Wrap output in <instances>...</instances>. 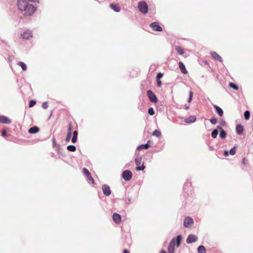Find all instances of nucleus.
<instances>
[{
  "label": "nucleus",
  "instance_id": "nucleus-43",
  "mask_svg": "<svg viewBox=\"0 0 253 253\" xmlns=\"http://www.w3.org/2000/svg\"><path fill=\"white\" fill-rule=\"evenodd\" d=\"M163 73H159L157 75L156 78H157V79L160 80V79L162 78L163 77Z\"/></svg>",
  "mask_w": 253,
  "mask_h": 253
},
{
  "label": "nucleus",
  "instance_id": "nucleus-25",
  "mask_svg": "<svg viewBox=\"0 0 253 253\" xmlns=\"http://www.w3.org/2000/svg\"><path fill=\"white\" fill-rule=\"evenodd\" d=\"M135 164L137 165V166H138L140 165L141 161H142V158L140 156H137L136 158H135Z\"/></svg>",
  "mask_w": 253,
  "mask_h": 253
},
{
  "label": "nucleus",
  "instance_id": "nucleus-36",
  "mask_svg": "<svg viewBox=\"0 0 253 253\" xmlns=\"http://www.w3.org/2000/svg\"><path fill=\"white\" fill-rule=\"evenodd\" d=\"M148 113L151 116L154 115L155 111H154V109L152 107L149 108L148 109Z\"/></svg>",
  "mask_w": 253,
  "mask_h": 253
},
{
  "label": "nucleus",
  "instance_id": "nucleus-23",
  "mask_svg": "<svg viewBox=\"0 0 253 253\" xmlns=\"http://www.w3.org/2000/svg\"><path fill=\"white\" fill-rule=\"evenodd\" d=\"M168 253H175L174 246L169 243L168 247Z\"/></svg>",
  "mask_w": 253,
  "mask_h": 253
},
{
  "label": "nucleus",
  "instance_id": "nucleus-44",
  "mask_svg": "<svg viewBox=\"0 0 253 253\" xmlns=\"http://www.w3.org/2000/svg\"><path fill=\"white\" fill-rule=\"evenodd\" d=\"M68 133H70V134H72V126L71 124H69L68 126Z\"/></svg>",
  "mask_w": 253,
  "mask_h": 253
},
{
  "label": "nucleus",
  "instance_id": "nucleus-12",
  "mask_svg": "<svg viewBox=\"0 0 253 253\" xmlns=\"http://www.w3.org/2000/svg\"><path fill=\"white\" fill-rule=\"evenodd\" d=\"M0 122L3 124H10L11 121L6 116H0Z\"/></svg>",
  "mask_w": 253,
  "mask_h": 253
},
{
  "label": "nucleus",
  "instance_id": "nucleus-56",
  "mask_svg": "<svg viewBox=\"0 0 253 253\" xmlns=\"http://www.w3.org/2000/svg\"><path fill=\"white\" fill-rule=\"evenodd\" d=\"M187 183H185V184H184V190L185 189V187H186V186L187 185Z\"/></svg>",
  "mask_w": 253,
  "mask_h": 253
},
{
  "label": "nucleus",
  "instance_id": "nucleus-51",
  "mask_svg": "<svg viewBox=\"0 0 253 253\" xmlns=\"http://www.w3.org/2000/svg\"><path fill=\"white\" fill-rule=\"evenodd\" d=\"M185 109L186 110H188L189 108V106H187L186 105H185Z\"/></svg>",
  "mask_w": 253,
  "mask_h": 253
},
{
  "label": "nucleus",
  "instance_id": "nucleus-53",
  "mask_svg": "<svg viewBox=\"0 0 253 253\" xmlns=\"http://www.w3.org/2000/svg\"><path fill=\"white\" fill-rule=\"evenodd\" d=\"M246 159L245 158H243V160H242V163L243 164H245V161H246Z\"/></svg>",
  "mask_w": 253,
  "mask_h": 253
},
{
  "label": "nucleus",
  "instance_id": "nucleus-8",
  "mask_svg": "<svg viewBox=\"0 0 253 253\" xmlns=\"http://www.w3.org/2000/svg\"><path fill=\"white\" fill-rule=\"evenodd\" d=\"M150 27L153 29V31L157 32L162 31V28L159 25L157 22H154L150 24Z\"/></svg>",
  "mask_w": 253,
  "mask_h": 253
},
{
  "label": "nucleus",
  "instance_id": "nucleus-27",
  "mask_svg": "<svg viewBox=\"0 0 253 253\" xmlns=\"http://www.w3.org/2000/svg\"><path fill=\"white\" fill-rule=\"evenodd\" d=\"M152 135L155 136L157 137H160L162 136V133L159 130L156 129L152 133Z\"/></svg>",
  "mask_w": 253,
  "mask_h": 253
},
{
  "label": "nucleus",
  "instance_id": "nucleus-30",
  "mask_svg": "<svg viewBox=\"0 0 253 253\" xmlns=\"http://www.w3.org/2000/svg\"><path fill=\"white\" fill-rule=\"evenodd\" d=\"M229 86L234 89V90H237L239 89V86L233 83H230L229 84Z\"/></svg>",
  "mask_w": 253,
  "mask_h": 253
},
{
  "label": "nucleus",
  "instance_id": "nucleus-47",
  "mask_svg": "<svg viewBox=\"0 0 253 253\" xmlns=\"http://www.w3.org/2000/svg\"><path fill=\"white\" fill-rule=\"evenodd\" d=\"M1 135L2 136H5L6 135V132L5 130H3L1 132Z\"/></svg>",
  "mask_w": 253,
  "mask_h": 253
},
{
  "label": "nucleus",
  "instance_id": "nucleus-49",
  "mask_svg": "<svg viewBox=\"0 0 253 253\" xmlns=\"http://www.w3.org/2000/svg\"><path fill=\"white\" fill-rule=\"evenodd\" d=\"M30 1L33 2H39L38 0H29V1Z\"/></svg>",
  "mask_w": 253,
  "mask_h": 253
},
{
  "label": "nucleus",
  "instance_id": "nucleus-46",
  "mask_svg": "<svg viewBox=\"0 0 253 253\" xmlns=\"http://www.w3.org/2000/svg\"><path fill=\"white\" fill-rule=\"evenodd\" d=\"M215 129H217V131H218V130H220V131L222 130V129H223L222 127L221 126H218L217 127H216V128H215Z\"/></svg>",
  "mask_w": 253,
  "mask_h": 253
},
{
  "label": "nucleus",
  "instance_id": "nucleus-16",
  "mask_svg": "<svg viewBox=\"0 0 253 253\" xmlns=\"http://www.w3.org/2000/svg\"><path fill=\"white\" fill-rule=\"evenodd\" d=\"M213 107L215 110L217 114L220 116L221 117L223 115V110L218 106L216 105H214Z\"/></svg>",
  "mask_w": 253,
  "mask_h": 253
},
{
  "label": "nucleus",
  "instance_id": "nucleus-11",
  "mask_svg": "<svg viewBox=\"0 0 253 253\" xmlns=\"http://www.w3.org/2000/svg\"><path fill=\"white\" fill-rule=\"evenodd\" d=\"M211 55L213 59L218 60L221 63H222L223 62V60H222V58H221V57L219 54H218L216 52H215V51L211 52Z\"/></svg>",
  "mask_w": 253,
  "mask_h": 253
},
{
  "label": "nucleus",
  "instance_id": "nucleus-42",
  "mask_svg": "<svg viewBox=\"0 0 253 253\" xmlns=\"http://www.w3.org/2000/svg\"><path fill=\"white\" fill-rule=\"evenodd\" d=\"M220 125L221 126H225L226 125V122L223 120H221L219 122Z\"/></svg>",
  "mask_w": 253,
  "mask_h": 253
},
{
  "label": "nucleus",
  "instance_id": "nucleus-10",
  "mask_svg": "<svg viewBox=\"0 0 253 253\" xmlns=\"http://www.w3.org/2000/svg\"><path fill=\"white\" fill-rule=\"evenodd\" d=\"M103 194L106 196H109L111 193L110 187L106 184L103 185L102 187Z\"/></svg>",
  "mask_w": 253,
  "mask_h": 253
},
{
  "label": "nucleus",
  "instance_id": "nucleus-41",
  "mask_svg": "<svg viewBox=\"0 0 253 253\" xmlns=\"http://www.w3.org/2000/svg\"><path fill=\"white\" fill-rule=\"evenodd\" d=\"M71 137V134H70V133H67V135L65 138V141L66 142H68L70 140Z\"/></svg>",
  "mask_w": 253,
  "mask_h": 253
},
{
  "label": "nucleus",
  "instance_id": "nucleus-19",
  "mask_svg": "<svg viewBox=\"0 0 253 253\" xmlns=\"http://www.w3.org/2000/svg\"><path fill=\"white\" fill-rule=\"evenodd\" d=\"M179 67L181 72L183 74H187V71L186 69L184 64L182 62H179Z\"/></svg>",
  "mask_w": 253,
  "mask_h": 253
},
{
  "label": "nucleus",
  "instance_id": "nucleus-18",
  "mask_svg": "<svg viewBox=\"0 0 253 253\" xmlns=\"http://www.w3.org/2000/svg\"><path fill=\"white\" fill-rule=\"evenodd\" d=\"M39 131V128L36 126H34L29 129L28 132L31 134H34L38 132Z\"/></svg>",
  "mask_w": 253,
  "mask_h": 253
},
{
  "label": "nucleus",
  "instance_id": "nucleus-1",
  "mask_svg": "<svg viewBox=\"0 0 253 253\" xmlns=\"http://www.w3.org/2000/svg\"><path fill=\"white\" fill-rule=\"evenodd\" d=\"M29 0H18L17 6L19 9L25 11L26 15H31L35 12L36 8L29 4Z\"/></svg>",
  "mask_w": 253,
  "mask_h": 253
},
{
  "label": "nucleus",
  "instance_id": "nucleus-37",
  "mask_svg": "<svg viewBox=\"0 0 253 253\" xmlns=\"http://www.w3.org/2000/svg\"><path fill=\"white\" fill-rule=\"evenodd\" d=\"M36 103V101L34 100H31L29 102V107H33Z\"/></svg>",
  "mask_w": 253,
  "mask_h": 253
},
{
  "label": "nucleus",
  "instance_id": "nucleus-50",
  "mask_svg": "<svg viewBox=\"0 0 253 253\" xmlns=\"http://www.w3.org/2000/svg\"><path fill=\"white\" fill-rule=\"evenodd\" d=\"M123 253H129V252L127 250L125 249L123 251Z\"/></svg>",
  "mask_w": 253,
  "mask_h": 253
},
{
  "label": "nucleus",
  "instance_id": "nucleus-17",
  "mask_svg": "<svg viewBox=\"0 0 253 253\" xmlns=\"http://www.w3.org/2000/svg\"><path fill=\"white\" fill-rule=\"evenodd\" d=\"M236 130L237 133L238 134L241 135L243 133V132L244 130V128L242 125H237L236 127Z\"/></svg>",
  "mask_w": 253,
  "mask_h": 253
},
{
  "label": "nucleus",
  "instance_id": "nucleus-21",
  "mask_svg": "<svg viewBox=\"0 0 253 253\" xmlns=\"http://www.w3.org/2000/svg\"><path fill=\"white\" fill-rule=\"evenodd\" d=\"M196 120V118L195 116H192L186 119L184 122L186 123H192L195 122Z\"/></svg>",
  "mask_w": 253,
  "mask_h": 253
},
{
  "label": "nucleus",
  "instance_id": "nucleus-40",
  "mask_svg": "<svg viewBox=\"0 0 253 253\" xmlns=\"http://www.w3.org/2000/svg\"><path fill=\"white\" fill-rule=\"evenodd\" d=\"M192 97H193V92L192 91H190V93H189V98L188 99V102H190L192 99Z\"/></svg>",
  "mask_w": 253,
  "mask_h": 253
},
{
  "label": "nucleus",
  "instance_id": "nucleus-5",
  "mask_svg": "<svg viewBox=\"0 0 253 253\" xmlns=\"http://www.w3.org/2000/svg\"><path fill=\"white\" fill-rule=\"evenodd\" d=\"M182 240V236L178 235L176 238H173L170 241V243L177 247L180 246Z\"/></svg>",
  "mask_w": 253,
  "mask_h": 253
},
{
  "label": "nucleus",
  "instance_id": "nucleus-39",
  "mask_svg": "<svg viewBox=\"0 0 253 253\" xmlns=\"http://www.w3.org/2000/svg\"><path fill=\"white\" fill-rule=\"evenodd\" d=\"M42 106L44 109H47L48 106L47 102V101H45V102H43L42 104Z\"/></svg>",
  "mask_w": 253,
  "mask_h": 253
},
{
  "label": "nucleus",
  "instance_id": "nucleus-14",
  "mask_svg": "<svg viewBox=\"0 0 253 253\" xmlns=\"http://www.w3.org/2000/svg\"><path fill=\"white\" fill-rule=\"evenodd\" d=\"M112 218L114 221L116 223H119L121 221V216L117 213H114L113 214Z\"/></svg>",
  "mask_w": 253,
  "mask_h": 253
},
{
  "label": "nucleus",
  "instance_id": "nucleus-48",
  "mask_svg": "<svg viewBox=\"0 0 253 253\" xmlns=\"http://www.w3.org/2000/svg\"><path fill=\"white\" fill-rule=\"evenodd\" d=\"M229 152L227 150H225L224 151V155L225 156H228L229 155Z\"/></svg>",
  "mask_w": 253,
  "mask_h": 253
},
{
  "label": "nucleus",
  "instance_id": "nucleus-33",
  "mask_svg": "<svg viewBox=\"0 0 253 253\" xmlns=\"http://www.w3.org/2000/svg\"><path fill=\"white\" fill-rule=\"evenodd\" d=\"M175 49L178 52V53L180 55H182L184 53L183 49L179 46L176 47Z\"/></svg>",
  "mask_w": 253,
  "mask_h": 253
},
{
  "label": "nucleus",
  "instance_id": "nucleus-32",
  "mask_svg": "<svg viewBox=\"0 0 253 253\" xmlns=\"http://www.w3.org/2000/svg\"><path fill=\"white\" fill-rule=\"evenodd\" d=\"M244 116L245 119L246 120H249L250 118V112L248 110L244 112Z\"/></svg>",
  "mask_w": 253,
  "mask_h": 253
},
{
  "label": "nucleus",
  "instance_id": "nucleus-45",
  "mask_svg": "<svg viewBox=\"0 0 253 253\" xmlns=\"http://www.w3.org/2000/svg\"><path fill=\"white\" fill-rule=\"evenodd\" d=\"M157 86L158 87H161L162 85V82L159 79H157Z\"/></svg>",
  "mask_w": 253,
  "mask_h": 253
},
{
  "label": "nucleus",
  "instance_id": "nucleus-7",
  "mask_svg": "<svg viewBox=\"0 0 253 253\" xmlns=\"http://www.w3.org/2000/svg\"><path fill=\"white\" fill-rule=\"evenodd\" d=\"M194 224V220L193 219L187 216L185 218L184 220V226L186 228H189L193 224Z\"/></svg>",
  "mask_w": 253,
  "mask_h": 253
},
{
  "label": "nucleus",
  "instance_id": "nucleus-52",
  "mask_svg": "<svg viewBox=\"0 0 253 253\" xmlns=\"http://www.w3.org/2000/svg\"><path fill=\"white\" fill-rule=\"evenodd\" d=\"M129 203H131V200L130 198H127Z\"/></svg>",
  "mask_w": 253,
  "mask_h": 253
},
{
  "label": "nucleus",
  "instance_id": "nucleus-29",
  "mask_svg": "<svg viewBox=\"0 0 253 253\" xmlns=\"http://www.w3.org/2000/svg\"><path fill=\"white\" fill-rule=\"evenodd\" d=\"M67 149L71 152H75L76 150V147L74 145H70L67 147Z\"/></svg>",
  "mask_w": 253,
  "mask_h": 253
},
{
  "label": "nucleus",
  "instance_id": "nucleus-31",
  "mask_svg": "<svg viewBox=\"0 0 253 253\" xmlns=\"http://www.w3.org/2000/svg\"><path fill=\"white\" fill-rule=\"evenodd\" d=\"M218 132L217 129H213L211 132V135L213 138H216Z\"/></svg>",
  "mask_w": 253,
  "mask_h": 253
},
{
  "label": "nucleus",
  "instance_id": "nucleus-2",
  "mask_svg": "<svg viewBox=\"0 0 253 253\" xmlns=\"http://www.w3.org/2000/svg\"><path fill=\"white\" fill-rule=\"evenodd\" d=\"M138 9L139 11L144 14L147 13L148 11V6L145 1H140L138 3Z\"/></svg>",
  "mask_w": 253,
  "mask_h": 253
},
{
  "label": "nucleus",
  "instance_id": "nucleus-34",
  "mask_svg": "<svg viewBox=\"0 0 253 253\" xmlns=\"http://www.w3.org/2000/svg\"><path fill=\"white\" fill-rule=\"evenodd\" d=\"M145 167L144 166V164H143L141 166H137L135 168L136 170L137 171L140 170H143L145 169Z\"/></svg>",
  "mask_w": 253,
  "mask_h": 253
},
{
  "label": "nucleus",
  "instance_id": "nucleus-20",
  "mask_svg": "<svg viewBox=\"0 0 253 253\" xmlns=\"http://www.w3.org/2000/svg\"><path fill=\"white\" fill-rule=\"evenodd\" d=\"M110 8L116 12H119L121 10L120 7L117 4H111L110 5Z\"/></svg>",
  "mask_w": 253,
  "mask_h": 253
},
{
  "label": "nucleus",
  "instance_id": "nucleus-15",
  "mask_svg": "<svg viewBox=\"0 0 253 253\" xmlns=\"http://www.w3.org/2000/svg\"><path fill=\"white\" fill-rule=\"evenodd\" d=\"M23 39H29L30 37H32V32L31 31L27 30L21 35Z\"/></svg>",
  "mask_w": 253,
  "mask_h": 253
},
{
  "label": "nucleus",
  "instance_id": "nucleus-3",
  "mask_svg": "<svg viewBox=\"0 0 253 253\" xmlns=\"http://www.w3.org/2000/svg\"><path fill=\"white\" fill-rule=\"evenodd\" d=\"M122 177L126 181H129L132 177V173L129 170H125L123 171Z\"/></svg>",
  "mask_w": 253,
  "mask_h": 253
},
{
  "label": "nucleus",
  "instance_id": "nucleus-13",
  "mask_svg": "<svg viewBox=\"0 0 253 253\" xmlns=\"http://www.w3.org/2000/svg\"><path fill=\"white\" fill-rule=\"evenodd\" d=\"M151 141L150 140H148L146 144H143L139 145L137 147V150H140L141 149H148L149 148L151 147V145L149 144L150 143H151Z\"/></svg>",
  "mask_w": 253,
  "mask_h": 253
},
{
  "label": "nucleus",
  "instance_id": "nucleus-54",
  "mask_svg": "<svg viewBox=\"0 0 253 253\" xmlns=\"http://www.w3.org/2000/svg\"><path fill=\"white\" fill-rule=\"evenodd\" d=\"M160 253H167L166 252V251H164V250H162L161 252H160Z\"/></svg>",
  "mask_w": 253,
  "mask_h": 253
},
{
  "label": "nucleus",
  "instance_id": "nucleus-4",
  "mask_svg": "<svg viewBox=\"0 0 253 253\" xmlns=\"http://www.w3.org/2000/svg\"><path fill=\"white\" fill-rule=\"evenodd\" d=\"M83 173L85 176H86L87 178V180L88 183H91L93 184L94 182V179L91 175L90 173L88 171V170L86 168H83Z\"/></svg>",
  "mask_w": 253,
  "mask_h": 253
},
{
  "label": "nucleus",
  "instance_id": "nucleus-35",
  "mask_svg": "<svg viewBox=\"0 0 253 253\" xmlns=\"http://www.w3.org/2000/svg\"><path fill=\"white\" fill-rule=\"evenodd\" d=\"M236 147L235 146V147H233V148H232L230 150V151H229V153L231 155H234L236 153Z\"/></svg>",
  "mask_w": 253,
  "mask_h": 253
},
{
  "label": "nucleus",
  "instance_id": "nucleus-9",
  "mask_svg": "<svg viewBox=\"0 0 253 253\" xmlns=\"http://www.w3.org/2000/svg\"><path fill=\"white\" fill-rule=\"evenodd\" d=\"M198 240V237L197 236L194 234H190L188 236L186 239V242L188 244H192L196 242Z\"/></svg>",
  "mask_w": 253,
  "mask_h": 253
},
{
  "label": "nucleus",
  "instance_id": "nucleus-22",
  "mask_svg": "<svg viewBox=\"0 0 253 253\" xmlns=\"http://www.w3.org/2000/svg\"><path fill=\"white\" fill-rule=\"evenodd\" d=\"M78 131L75 130L73 132V137L72 138V142L75 143L77 141Z\"/></svg>",
  "mask_w": 253,
  "mask_h": 253
},
{
  "label": "nucleus",
  "instance_id": "nucleus-38",
  "mask_svg": "<svg viewBox=\"0 0 253 253\" xmlns=\"http://www.w3.org/2000/svg\"><path fill=\"white\" fill-rule=\"evenodd\" d=\"M211 123L212 125H215L217 123V119L215 118H212L210 120Z\"/></svg>",
  "mask_w": 253,
  "mask_h": 253
},
{
  "label": "nucleus",
  "instance_id": "nucleus-28",
  "mask_svg": "<svg viewBox=\"0 0 253 253\" xmlns=\"http://www.w3.org/2000/svg\"><path fill=\"white\" fill-rule=\"evenodd\" d=\"M17 65L20 66L23 71H26L27 69V65L23 62H18Z\"/></svg>",
  "mask_w": 253,
  "mask_h": 253
},
{
  "label": "nucleus",
  "instance_id": "nucleus-6",
  "mask_svg": "<svg viewBox=\"0 0 253 253\" xmlns=\"http://www.w3.org/2000/svg\"><path fill=\"white\" fill-rule=\"evenodd\" d=\"M147 94L148 97L150 101V102L153 103H157L158 101V99L156 95L152 92L151 90H148L147 91Z\"/></svg>",
  "mask_w": 253,
  "mask_h": 253
},
{
  "label": "nucleus",
  "instance_id": "nucleus-26",
  "mask_svg": "<svg viewBox=\"0 0 253 253\" xmlns=\"http://www.w3.org/2000/svg\"><path fill=\"white\" fill-rule=\"evenodd\" d=\"M219 136L221 139H225L227 136V133L224 129H222L219 133Z\"/></svg>",
  "mask_w": 253,
  "mask_h": 253
},
{
  "label": "nucleus",
  "instance_id": "nucleus-55",
  "mask_svg": "<svg viewBox=\"0 0 253 253\" xmlns=\"http://www.w3.org/2000/svg\"><path fill=\"white\" fill-rule=\"evenodd\" d=\"M52 142H53V145L55 143V139L54 138L52 139Z\"/></svg>",
  "mask_w": 253,
  "mask_h": 253
},
{
  "label": "nucleus",
  "instance_id": "nucleus-24",
  "mask_svg": "<svg viewBox=\"0 0 253 253\" xmlns=\"http://www.w3.org/2000/svg\"><path fill=\"white\" fill-rule=\"evenodd\" d=\"M198 253H206L205 247L203 245L199 246L198 248Z\"/></svg>",
  "mask_w": 253,
  "mask_h": 253
}]
</instances>
